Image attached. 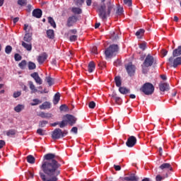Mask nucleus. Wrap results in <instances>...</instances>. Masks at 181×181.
<instances>
[{
    "label": "nucleus",
    "mask_w": 181,
    "mask_h": 181,
    "mask_svg": "<svg viewBox=\"0 0 181 181\" xmlns=\"http://www.w3.org/2000/svg\"><path fill=\"white\" fill-rule=\"evenodd\" d=\"M41 165L42 172H40V177L42 181H57L61 173L60 168L62 164L59 163L60 158L54 153H49L44 156Z\"/></svg>",
    "instance_id": "1"
},
{
    "label": "nucleus",
    "mask_w": 181,
    "mask_h": 181,
    "mask_svg": "<svg viewBox=\"0 0 181 181\" xmlns=\"http://www.w3.org/2000/svg\"><path fill=\"white\" fill-rule=\"evenodd\" d=\"M112 9H114V4L111 0H100V4L98 6L97 10L99 18L103 21L107 19L111 15Z\"/></svg>",
    "instance_id": "2"
},
{
    "label": "nucleus",
    "mask_w": 181,
    "mask_h": 181,
    "mask_svg": "<svg viewBox=\"0 0 181 181\" xmlns=\"http://www.w3.org/2000/svg\"><path fill=\"white\" fill-rule=\"evenodd\" d=\"M119 50V47H118V45L113 44L110 45L105 51L106 59H112L118 54Z\"/></svg>",
    "instance_id": "3"
},
{
    "label": "nucleus",
    "mask_w": 181,
    "mask_h": 181,
    "mask_svg": "<svg viewBox=\"0 0 181 181\" xmlns=\"http://www.w3.org/2000/svg\"><path fill=\"white\" fill-rule=\"evenodd\" d=\"M140 91H142L146 95H151L155 91V87L151 83H146L140 88Z\"/></svg>",
    "instance_id": "4"
},
{
    "label": "nucleus",
    "mask_w": 181,
    "mask_h": 181,
    "mask_svg": "<svg viewBox=\"0 0 181 181\" xmlns=\"http://www.w3.org/2000/svg\"><path fill=\"white\" fill-rule=\"evenodd\" d=\"M168 63L170 67L176 69L179 66H181V57L172 56L168 59Z\"/></svg>",
    "instance_id": "5"
},
{
    "label": "nucleus",
    "mask_w": 181,
    "mask_h": 181,
    "mask_svg": "<svg viewBox=\"0 0 181 181\" xmlns=\"http://www.w3.org/2000/svg\"><path fill=\"white\" fill-rule=\"evenodd\" d=\"M159 171L158 173H164V175H169V170H173V168H172V165L168 163H164L158 168Z\"/></svg>",
    "instance_id": "6"
},
{
    "label": "nucleus",
    "mask_w": 181,
    "mask_h": 181,
    "mask_svg": "<svg viewBox=\"0 0 181 181\" xmlns=\"http://www.w3.org/2000/svg\"><path fill=\"white\" fill-rule=\"evenodd\" d=\"M154 64H155V58H153V56L148 54L146 56V57L143 63L144 67H146V68L151 67Z\"/></svg>",
    "instance_id": "7"
},
{
    "label": "nucleus",
    "mask_w": 181,
    "mask_h": 181,
    "mask_svg": "<svg viewBox=\"0 0 181 181\" xmlns=\"http://www.w3.org/2000/svg\"><path fill=\"white\" fill-rule=\"evenodd\" d=\"M62 136V129L60 128H57L52 132V139H60L63 138Z\"/></svg>",
    "instance_id": "8"
},
{
    "label": "nucleus",
    "mask_w": 181,
    "mask_h": 181,
    "mask_svg": "<svg viewBox=\"0 0 181 181\" xmlns=\"http://www.w3.org/2000/svg\"><path fill=\"white\" fill-rule=\"evenodd\" d=\"M125 67L127 74H129V76H134V74H135V70L136 68L135 67V65L132 64V63H129L127 65L125 66Z\"/></svg>",
    "instance_id": "9"
},
{
    "label": "nucleus",
    "mask_w": 181,
    "mask_h": 181,
    "mask_svg": "<svg viewBox=\"0 0 181 181\" xmlns=\"http://www.w3.org/2000/svg\"><path fill=\"white\" fill-rule=\"evenodd\" d=\"M127 146L128 148H134V145H136V137L134 136H131L127 139V141L126 142Z\"/></svg>",
    "instance_id": "10"
},
{
    "label": "nucleus",
    "mask_w": 181,
    "mask_h": 181,
    "mask_svg": "<svg viewBox=\"0 0 181 181\" xmlns=\"http://www.w3.org/2000/svg\"><path fill=\"white\" fill-rule=\"evenodd\" d=\"M65 118L66 119L67 124H69L71 127H73V125H74L77 121V119L71 115H65Z\"/></svg>",
    "instance_id": "11"
},
{
    "label": "nucleus",
    "mask_w": 181,
    "mask_h": 181,
    "mask_svg": "<svg viewBox=\"0 0 181 181\" xmlns=\"http://www.w3.org/2000/svg\"><path fill=\"white\" fill-rule=\"evenodd\" d=\"M30 76L33 78H34L37 84H39L40 86L43 83V80L40 78V76H39V74L37 72H34L31 74Z\"/></svg>",
    "instance_id": "12"
},
{
    "label": "nucleus",
    "mask_w": 181,
    "mask_h": 181,
    "mask_svg": "<svg viewBox=\"0 0 181 181\" xmlns=\"http://www.w3.org/2000/svg\"><path fill=\"white\" fill-rule=\"evenodd\" d=\"M76 22H77V17L76 16H71L68 18L66 25L68 28H71V26H73Z\"/></svg>",
    "instance_id": "13"
},
{
    "label": "nucleus",
    "mask_w": 181,
    "mask_h": 181,
    "mask_svg": "<svg viewBox=\"0 0 181 181\" xmlns=\"http://www.w3.org/2000/svg\"><path fill=\"white\" fill-rule=\"evenodd\" d=\"M49 56L46 52H43L41 55L38 56L37 57V62L39 64H43L45 62L47 59V57Z\"/></svg>",
    "instance_id": "14"
},
{
    "label": "nucleus",
    "mask_w": 181,
    "mask_h": 181,
    "mask_svg": "<svg viewBox=\"0 0 181 181\" xmlns=\"http://www.w3.org/2000/svg\"><path fill=\"white\" fill-rule=\"evenodd\" d=\"M159 88H160V90L164 93V91H169V90L170 89V87L169 86V83H161L159 84Z\"/></svg>",
    "instance_id": "15"
},
{
    "label": "nucleus",
    "mask_w": 181,
    "mask_h": 181,
    "mask_svg": "<svg viewBox=\"0 0 181 181\" xmlns=\"http://www.w3.org/2000/svg\"><path fill=\"white\" fill-rule=\"evenodd\" d=\"M42 11L40 8H35L33 11V16L37 18V19L42 18Z\"/></svg>",
    "instance_id": "16"
},
{
    "label": "nucleus",
    "mask_w": 181,
    "mask_h": 181,
    "mask_svg": "<svg viewBox=\"0 0 181 181\" xmlns=\"http://www.w3.org/2000/svg\"><path fill=\"white\" fill-rule=\"evenodd\" d=\"M168 175L164 174V173H159L156 176V181H162V180H165V179H166V177H168Z\"/></svg>",
    "instance_id": "17"
},
{
    "label": "nucleus",
    "mask_w": 181,
    "mask_h": 181,
    "mask_svg": "<svg viewBox=\"0 0 181 181\" xmlns=\"http://www.w3.org/2000/svg\"><path fill=\"white\" fill-rule=\"evenodd\" d=\"M38 117H40L41 118H46L47 119H49V118H52L53 117V115L49 112H40L38 114Z\"/></svg>",
    "instance_id": "18"
},
{
    "label": "nucleus",
    "mask_w": 181,
    "mask_h": 181,
    "mask_svg": "<svg viewBox=\"0 0 181 181\" xmlns=\"http://www.w3.org/2000/svg\"><path fill=\"white\" fill-rule=\"evenodd\" d=\"M139 178L135 176V174H132L130 177H124L122 179V180L126 181H138Z\"/></svg>",
    "instance_id": "19"
},
{
    "label": "nucleus",
    "mask_w": 181,
    "mask_h": 181,
    "mask_svg": "<svg viewBox=\"0 0 181 181\" xmlns=\"http://www.w3.org/2000/svg\"><path fill=\"white\" fill-rule=\"evenodd\" d=\"M173 56H174V57H179V56H181V45L178 46L177 49H175L173 51Z\"/></svg>",
    "instance_id": "20"
},
{
    "label": "nucleus",
    "mask_w": 181,
    "mask_h": 181,
    "mask_svg": "<svg viewBox=\"0 0 181 181\" xmlns=\"http://www.w3.org/2000/svg\"><path fill=\"white\" fill-rule=\"evenodd\" d=\"M95 70V63L94 62H90L88 66V71L89 73H93V71Z\"/></svg>",
    "instance_id": "21"
},
{
    "label": "nucleus",
    "mask_w": 181,
    "mask_h": 181,
    "mask_svg": "<svg viewBox=\"0 0 181 181\" xmlns=\"http://www.w3.org/2000/svg\"><path fill=\"white\" fill-rule=\"evenodd\" d=\"M119 91L121 94H129L131 93V90L125 87L119 86Z\"/></svg>",
    "instance_id": "22"
},
{
    "label": "nucleus",
    "mask_w": 181,
    "mask_h": 181,
    "mask_svg": "<svg viewBox=\"0 0 181 181\" xmlns=\"http://www.w3.org/2000/svg\"><path fill=\"white\" fill-rule=\"evenodd\" d=\"M21 45L23 47H24V49H27L28 52H30V50H32V43H26L23 41Z\"/></svg>",
    "instance_id": "23"
},
{
    "label": "nucleus",
    "mask_w": 181,
    "mask_h": 181,
    "mask_svg": "<svg viewBox=\"0 0 181 181\" xmlns=\"http://www.w3.org/2000/svg\"><path fill=\"white\" fill-rule=\"evenodd\" d=\"M51 105L49 102H45L42 105H40V110H49L50 108Z\"/></svg>",
    "instance_id": "24"
},
{
    "label": "nucleus",
    "mask_w": 181,
    "mask_h": 181,
    "mask_svg": "<svg viewBox=\"0 0 181 181\" xmlns=\"http://www.w3.org/2000/svg\"><path fill=\"white\" fill-rule=\"evenodd\" d=\"M30 90H31V93L33 94V93H37V89L36 88V86H35V84L32 81H28Z\"/></svg>",
    "instance_id": "25"
},
{
    "label": "nucleus",
    "mask_w": 181,
    "mask_h": 181,
    "mask_svg": "<svg viewBox=\"0 0 181 181\" xmlns=\"http://www.w3.org/2000/svg\"><path fill=\"white\" fill-rule=\"evenodd\" d=\"M23 110H25V105L18 104L14 107V111H16V112H21V111H23Z\"/></svg>",
    "instance_id": "26"
},
{
    "label": "nucleus",
    "mask_w": 181,
    "mask_h": 181,
    "mask_svg": "<svg viewBox=\"0 0 181 181\" xmlns=\"http://www.w3.org/2000/svg\"><path fill=\"white\" fill-rule=\"evenodd\" d=\"M71 12H73V13H75L76 15H80L83 13V11L78 7H73L71 8Z\"/></svg>",
    "instance_id": "27"
},
{
    "label": "nucleus",
    "mask_w": 181,
    "mask_h": 181,
    "mask_svg": "<svg viewBox=\"0 0 181 181\" xmlns=\"http://www.w3.org/2000/svg\"><path fill=\"white\" fill-rule=\"evenodd\" d=\"M23 40L28 43H30V42H32V34L29 33H26L24 36Z\"/></svg>",
    "instance_id": "28"
},
{
    "label": "nucleus",
    "mask_w": 181,
    "mask_h": 181,
    "mask_svg": "<svg viewBox=\"0 0 181 181\" xmlns=\"http://www.w3.org/2000/svg\"><path fill=\"white\" fill-rule=\"evenodd\" d=\"M59 101H60V93H57L54 96L53 104L56 105L57 104H59Z\"/></svg>",
    "instance_id": "29"
},
{
    "label": "nucleus",
    "mask_w": 181,
    "mask_h": 181,
    "mask_svg": "<svg viewBox=\"0 0 181 181\" xmlns=\"http://www.w3.org/2000/svg\"><path fill=\"white\" fill-rule=\"evenodd\" d=\"M47 36L48 39H54V30H47Z\"/></svg>",
    "instance_id": "30"
},
{
    "label": "nucleus",
    "mask_w": 181,
    "mask_h": 181,
    "mask_svg": "<svg viewBox=\"0 0 181 181\" xmlns=\"http://www.w3.org/2000/svg\"><path fill=\"white\" fill-rule=\"evenodd\" d=\"M6 135L7 136H15V135H16V130L9 129L8 131L6 132Z\"/></svg>",
    "instance_id": "31"
},
{
    "label": "nucleus",
    "mask_w": 181,
    "mask_h": 181,
    "mask_svg": "<svg viewBox=\"0 0 181 181\" xmlns=\"http://www.w3.org/2000/svg\"><path fill=\"white\" fill-rule=\"evenodd\" d=\"M144 33H145V30L140 28L139 30L136 32V36H137L138 39H141Z\"/></svg>",
    "instance_id": "32"
},
{
    "label": "nucleus",
    "mask_w": 181,
    "mask_h": 181,
    "mask_svg": "<svg viewBox=\"0 0 181 181\" xmlns=\"http://www.w3.org/2000/svg\"><path fill=\"white\" fill-rule=\"evenodd\" d=\"M35 160H36V158H35L33 156L29 155L27 156V162H28V163H31L32 165H33Z\"/></svg>",
    "instance_id": "33"
},
{
    "label": "nucleus",
    "mask_w": 181,
    "mask_h": 181,
    "mask_svg": "<svg viewBox=\"0 0 181 181\" xmlns=\"http://www.w3.org/2000/svg\"><path fill=\"white\" fill-rule=\"evenodd\" d=\"M115 82L117 87H121L122 82L121 81V77L120 76H115Z\"/></svg>",
    "instance_id": "34"
},
{
    "label": "nucleus",
    "mask_w": 181,
    "mask_h": 181,
    "mask_svg": "<svg viewBox=\"0 0 181 181\" xmlns=\"http://www.w3.org/2000/svg\"><path fill=\"white\" fill-rule=\"evenodd\" d=\"M45 80L49 86H53L54 84V79L50 76H47Z\"/></svg>",
    "instance_id": "35"
},
{
    "label": "nucleus",
    "mask_w": 181,
    "mask_h": 181,
    "mask_svg": "<svg viewBox=\"0 0 181 181\" xmlns=\"http://www.w3.org/2000/svg\"><path fill=\"white\" fill-rule=\"evenodd\" d=\"M48 22L52 26V28H56V22H54V20L52 17L48 18Z\"/></svg>",
    "instance_id": "36"
},
{
    "label": "nucleus",
    "mask_w": 181,
    "mask_h": 181,
    "mask_svg": "<svg viewBox=\"0 0 181 181\" xmlns=\"http://www.w3.org/2000/svg\"><path fill=\"white\" fill-rule=\"evenodd\" d=\"M26 64H27L26 60H23L21 61V62L18 64V67H20L21 70H23L25 67H26Z\"/></svg>",
    "instance_id": "37"
},
{
    "label": "nucleus",
    "mask_w": 181,
    "mask_h": 181,
    "mask_svg": "<svg viewBox=\"0 0 181 181\" xmlns=\"http://www.w3.org/2000/svg\"><path fill=\"white\" fill-rule=\"evenodd\" d=\"M33 103H31V105H33V106L39 105V104H42V100H40L37 98L33 99Z\"/></svg>",
    "instance_id": "38"
},
{
    "label": "nucleus",
    "mask_w": 181,
    "mask_h": 181,
    "mask_svg": "<svg viewBox=\"0 0 181 181\" xmlns=\"http://www.w3.org/2000/svg\"><path fill=\"white\" fill-rule=\"evenodd\" d=\"M59 128H64L65 127H67V120L63 119L62 122H59Z\"/></svg>",
    "instance_id": "39"
},
{
    "label": "nucleus",
    "mask_w": 181,
    "mask_h": 181,
    "mask_svg": "<svg viewBox=\"0 0 181 181\" xmlns=\"http://www.w3.org/2000/svg\"><path fill=\"white\" fill-rule=\"evenodd\" d=\"M18 5H20V6H26L28 1L26 0H18Z\"/></svg>",
    "instance_id": "40"
},
{
    "label": "nucleus",
    "mask_w": 181,
    "mask_h": 181,
    "mask_svg": "<svg viewBox=\"0 0 181 181\" xmlns=\"http://www.w3.org/2000/svg\"><path fill=\"white\" fill-rule=\"evenodd\" d=\"M47 124H49V122H47V120L40 121L39 127H40V128H43V127H46V125H47Z\"/></svg>",
    "instance_id": "41"
},
{
    "label": "nucleus",
    "mask_w": 181,
    "mask_h": 181,
    "mask_svg": "<svg viewBox=\"0 0 181 181\" xmlns=\"http://www.w3.org/2000/svg\"><path fill=\"white\" fill-rule=\"evenodd\" d=\"M36 69V64L32 62L28 63V69L29 70H35Z\"/></svg>",
    "instance_id": "42"
},
{
    "label": "nucleus",
    "mask_w": 181,
    "mask_h": 181,
    "mask_svg": "<svg viewBox=\"0 0 181 181\" xmlns=\"http://www.w3.org/2000/svg\"><path fill=\"white\" fill-rule=\"evenodd\" d=\"M5 52L6 54H11L12 52V47L11 45H7L5 48Z\"/></svg>",
    "instance_id": "43"
},
{
    "label": "nucleus",
    "mask_w": 181,
    "mask_h": 181,
    "mask_svg": "<svg viewBox=\"0 0 181 181\" xmlns=\"http://www.w3.org/2000/svg\"><path fill=\"white\" fill-rule=\"evenodd\" d=\"M34 175L33 173H30V172H28V173H25V178L27 179V180H29V179H33L34 177Z\"/></svg>",
    "instance_id": "44"
},
{
    "label": "nucleus",
    "mask_w": 181,
    "mask_h": 181,
    "mask_svg": "<svg viewBox=\"0 0 181 181\" xmlns=\"http://www.w3.org/2000/svg\"><path fill=\"white\" fill-rule=\"evenodd\" d=\"M14 59L16 62H21V60H22V56L19 54H15Z\"/></svg>",
    "instance_id": "45"
},
{
    "label": "nucleus",
    "mask_w": 181,
    "mask_h": 181,
    "mask_svg": "<svg viewBox=\"0 0 181 181\" xmlns=\"http://www.w3.org/2000/svg\"><path fill=\"white\" fill-rule=\"evenodd\" d=\"M111 39L112 40H117V39H118V34H115V32H112Z\"/></svg>",
    "instance_id": "46"
},
{
    "label": "nucleus",
    "mask_w": 181,
    "mask_h": 181,
    "mask_svg": "<svg viewBox=\"0 0 181 181\" xmlns=\"http://www.w3.org/2000/svg\"><path fill=\"white\" fill-rule=\"evenodd\" d=\"M21 95H22V92L17 91L13 93V98H18V97H21Z\"/></svg>",
    "instance_id": "47"
},
{
    "label": "nucleus",
    "mask_w": 181,
    "mask_h": 181,
    "mask_svg": "<svg viewBox=\"0 0 181 181\" xmlns=\"http://www.w3.org/2000/svg\"><path fill=\"white\" fill-rule=\"evenodd\" d=\"M59 110L60 111H67V110H69V107L66 105H62L59 107Z\"/></svg>",
    "instance_id": "48"
},
{
    "label": "nucleus",
    "mask_w": 181,
    "mask_h": 181,
    "mask_svg": "<svg viewBox=\"0 0 181 181\" xmlns=\"http://www.w3.org/2000/svg\"><path fill=\"white\" fill-rule=\"evenodd\" d=\"M124 4L127 6H132V0H124Z\"/></svg>",
    "instance_id": "49"
},
{
    "label": "nucleus",
    "mask_w": 181,
    "mask_h": 181,
    "mask_svg": "<svg viewBox=\"0 0 181 181\" xmlns=\"http://www.w3.org/2000/svg\"><path fill=\"white\" fill-rule=\"evenodd\" d=\"M88 107H89V108H90L92 110H93V108H95V102H94V101L90 102L88 104Z\"/></svg>",
    "instance_id": "50"
},
{
    "label": "nucleus",
    "mask_w": 181,
    "mask_h": 181,
    "mask_svg": "<svg viewBox=\"0 0 181 181\" xmlns=\"http://www.w3.org/2000/svg\"><path fill=\"white\" fill-rule=\"evenodd\" d=\"M70 42H76L77 40V35H71L69 37Z\"/></svg>",
    "instance_id": "51"
},
{
    "label": "nucleus",
    "mask_w": 181,
    "mask_h": 181,
    "mask_svg": "<svg viewBox=\"0 0 181 181\" xmlns=\"http://www.w3.org/2000/svg\"><path fill=\"white\" fill-rule=\"evenodd\" d=\"M37 134H38V135H41V136H43V135H45V132H43V129H38L37 130Z\"/></svg>",
    "instance_id": "52"
},
{
    "label": "nucleus",
    "mask_w": 181,
    "mask_h": 181,
    "mask_svg": "<svg viewBox=\"0 0 181 181\" xmlns=\"http://www.w3.org/2000/svg\"><path fill=\"white\" fill-rule=\"evenodd\" d=\"M91 52L93 53V54H98V52L97 51V46H93L92 47Z\"/></svg>",
    "instance_id": "53"
},
{
    "label": "nucleus",
    "mask_w": 181,
    "mask_h": 181,
    "mask_svg": "<svg viewBox=\"0 0 181 181\" xmlns=\"http://www.w3.org/2000/svg\"><path fill=\"white\" fill-rule=\"evenodd\" d=\"M139 48L141 49V50H145L146 49V43L143 42L139 45Z\"/></svg>",
    "instance_id": "54"
},
{
    "label": "nucleus",
    "mask_w": 181,
    "mask_h": 181,
    "mask_svg": "<svg viewBox=\"0 0 181 181\" xmlns=\"http://www.w3.org/2000/svg\"><path fill=\"white\" fill-rule=\"evenodd\" d=\"M115 101L117 105H121V98L117 96L116 99H115Z\"/></svg>",
    "instance_id": "55"
},
{
    "label": "nucleus",
    "mask_w": 181,
    "mask_h": 181,
    "mask_svg": "<svg viewBox=\"0 0 181 181\" xmlns=\"http://www.w3.org/2000/svg\"><path fill=\"white\" fill-rule=\"evenodd\" d=\"M122 12H124V8L119 7L117 10V15H122Z\"/></svg>",
    "instance_id": "56"
},
{
    "label": "nucleus",
    "mask_w": 181,
    "mask_h": 181,
    "mask_svg": "<svg viewBox=\"0 0 181 181\" xmlns=\"http://www.w3.org/2000/svg\"><path fill=\"white\" fill-rule=\"evenodd\" d=\"M106 63L104 62H101L98 64V66L100 69H105Z\"/></svg>",
    "instance_id": "57"
},
{
    "label": "nucleus",
    "mask_w": 181,
    "mask_h": 181,
    "mask_svg": "<svg viewBox=\"0 0 181 181\" xmlns=\"http://www.w3.org/2000/svg\"><path fill=\"white\" fill-rule=\"evenodd\" d=\"M6 143L4 140H0V149H2L5 146Z\"/></svg>",
    "instance_id": "58"
},
{
    "label": "nucleus",
    "mask_w": 181,
    "mask_h": 181,
    "mask_svg": "<svg viewBox=\"0 0 181 181\" xmlns=\"http://www.w3.org/2000/svg\"><path fill=\"white\" fill-rule=\"evenodd\" d=\"M78 131V129L76 127H74L71 129V132H74V134H77Z\"/></svg>",
    "instance_id": "59"
},
{
    "label": "nucleus",
    "mask_w": 181,
    "mask_h": 181,
    "mask_svg": "<svg viewBox=\"0 0 181 181\" xmlns=\"http://www.w3.org/2000/svg\"><path fill=\"white\" fill-rule=\"evenodd\" d=\"M161 54H163V57H165V56L168 55V50L162 49L161 50Z\"/></svg>",
    "instance_id": "60"
},
{
    "label": "nucleus",
    "mask_w": 181,
    "mask_h": 181,
    "mask_svg": "<svg viewBox=\"0 0 181 181\" xmlns=\"http://www.w3.org/2000/svg\"><path fill=\"white\" fill-rule=\"evenodd\" d=\"M62 138H64L66 136V135H67V134H69V132H67V130H62Z\"/></svg>",
    "instance_id": "61"
},
{
    "label": "nucleus",
    "mask_w": 181,
    "mask_h": 181,
    "mask_svg": "<svg viewBox=\"0 0 181 181\" xmlns=\"http://www.w3.org/2000/svg\"><path fill=\"white\" fill-rule=\"evenodd\" d=\"M84 4V0H77L76 5L78 6V5H83Z\"/></svg>",
    "instance_id": "62"
},
{
    "label": "nucleus",
    "mask_w": 181,
    "mask_h": 181,
    "mask_svg": "<svg viewBox=\"0 0 181 181\" xmlns=\"http://www.w3.org/2000/svg\"><path fill=\"white\" fill-rule=\"evenodd\" d=\"M114 168H115V170H117V171L121 170V166L120 165H114Z\"/></svg>",
    "instance_id": "63"
},
{
    "label": "nucleus",
    "mask_w": 181,
    "mask_h": 181,
    "mask_svg": "<svg viewBox=\"0 0 181 181\" xmlns=\"http://www.w3.org/2000/svg\"><path fill=\"white\" fill-rule=\"evenodd\" d=\"M110 96H111L112 98H113L114 100H115V99L117 98V97H118V96L117 95V94L115 93V92H113Z\"/></svg>",
    "instance_id": "64"
}]
</instances>
